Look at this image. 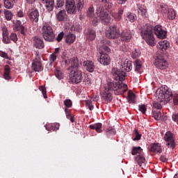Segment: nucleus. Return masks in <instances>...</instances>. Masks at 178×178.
<instances>
[{"instance_id":"obj_1","label":"nucleus","mask_w":178,"mask_h":178,"mask_svg":"<svg viewBox=\"0 0 178 178\" xmlns=\"http://www.w3.org/2000/svg\"><path fill=\"white\" fill-rule=\"evenodd\" d=\"M111 73L115 80L110 79L107 81V85L105 86V91L103 95L105 101L111 102L112 101V93L116 91L118 95L126 92L129 88L127 84L123 83L126 77V72L123 70L113 67L111 70Z\"/></svg>"},{"instance_id":"obj_2","label":"nucleus","mask_w":178,"mask_h":178,"mask_svg":"<svg viewBox=\"0 0 178 178\" xmlns=\"http://www.w3.org/2000/svg\"><path fill=\"white\" fill-rule=\"evenodd\" d=\"M65 65H70L68 67L70 75V83L72 84H80L83 80V72L80 68V63L77 57H72L69 60H65Z\"/></svg>"},{"instance_id":"obj_3","label":"nucleus","mask_w":178,"mask_h":178,"mask_svg":"<svg viewBox=\"0 0 178 178\" xmlns=\"http://www.w3.org/2000/svg\"><path fill=\"white\" fill-rule=\"evenodd\" d=\"M156 95L160 102H170L173 99L174 105H178V95H173L168 86L157 89Z\"/></svg>"},{"instance_id":"obj_4","label":"nucleus","mask_w":178,"mask_h":178,"mask_svg":"<svg viewBox=\"0 0 178 178\" xmlns=\"http://www.w3.org/2000/svg\"><path fill=\"white\" fill-rule=\"evenodd\" d=\"M152 30H154L152 25L145 24L141 27L140 33L143 40H144L148 45L150 47H155L156 40H155V36H154V31Z\"/></svg>"},{"instance_id":"obj_5","label":"nucleus","mask_w":178,"mask_h":178,"mask_svg":"<svg viewBox=\"0 0 178 178\" xmlns=\"http://www.w3.org/2000/svg\"><path fill=\"white\" fill-rule=\"evenodd\" d=\"M41 34L45 41L52 42L54 40H55V33H54V29H52V26L47 22L43 24Z\"/></svg>"},{"instance_id":"obj_6","label":"nucleus","mask_w":178,"mask_h":178,"mask_svg":"<svg viewBox=\"0 0 178 178\" xmlns=\"http://www.w3.org/2000/svg\"><path fill=\"white\" fill-rule=\"evenodd\" d=\"M96 13L102 24H105L106 26L111 23L112 18L106 10H104L102 8H99L96 10Z\"/></svg>"},{"instance_id":"obj_7","label":"nucleus","mask_w":178,"mask_h":178,"mask_svg":"<svg viewBox=\"0 0 178 178\" xmlns=\"http://www.w3.org/2000/svg\"><path fill=\"white\" fill-rule=\"evenodd\" d=\"M106 37L109 40H116L120 37V30L115 25L110 26L106 30Z\"/></svg>"},{"instance_id":"obj_8","label":"nucleus","mask_w":178,"mask_h":178,"mask_svg":"<svg viewBox=\"0 0 178 178\" xmlns=\"http://www.w3.org/2000/svg\"><path fill=\"white\" fill-rule=\"evenodd\" d=\"M164 141H165V145L168 148H172L175 149L176 147V142L175 141V134L170 131H168L163 137Z\"/></svg>"},{"instance_id":"obj_9","label":"nucleus","mask_w":178,"mask_h":178,"mask_svg":"<svg viewBox=\"0 0 178 178\" xmlns=\"http://www.w3.org/2000/svg\"><path fill=\"white\" fill-rule=\"evenodd\" d=\"M65 9L68 15H76L77 8L74 0H65Z\"/></svg>"},{"instance_id":"obj_10","label":"nucleus","mask_w":178,"mask_h":178,"mask_svg":"<svg viewBox=\"0 0 178 178\" xmlns=\"http://www.w3.org/2000/svg\"><path fill=\"white\" fill-rule=\"evenodd\" d=\"M153 30L157 38H160V40H163L164 38H166V35L168 34V32L163 29L162 26L156 25L154 27Z\"/></svg>"},{"instance_id":"obj_11","label":"nucleus","mask_w":178,"mask_h":178,"mask_svg":"<svg viewBox=\"0 0 178 178\" xmlns=\"http://www.w3.org/2000/svg\"><path fill=\"white\" fill-rule=\"evenodd\" d=\"M154 65L156 69H159L160 70H165V69L168 68V61L159 57H157L154 60Z\"/></svg>"},{"instance_id":"obj_12","label":"nucleus","mask_w":178,"mask_h":178,"mask_svg":"<svg viewBox=\"0 0 178 178\" xmlns=\"http://www.w3.org/2000/svg\"><path fill=\"white\" fill-rule=\"evenodd\" d=\"M87 17L92 19V23L93 26H97L98 24V21L99 20L98 17H94V6H90L87 12H86Z\"/></svg>"},{"instance_id":"obj_13","label":"nucleus","mask_w":178,"mask_h":178,"mask_svg":"<svg viewBox=\"0 0 178 178\" xmlns=\"http://www.w3.org/2000/svg\"><path fill=\"white\" fill-rule=\"evenodd\" d=\"M28 16L32 22H38V17H40V12L36 8H31L28 11Z\"/></svg>"},{"instance_id":"obj_14","label":"nucleus","mask_w":178,"mask_h":178,"mask_svg":"<svg viewBox=\"0 0 178 178\" xmlns=\"http://www.w3.org/2000/svg\"><path fill=\"white\" fill-rule=\"evenodd\" d=\"M131 37V32L128 29L123 30L120 34V40L123 42H130Z\"/></svg>"},{"instance_id":"obj_15","label":"nucleus","mask_w":178,"mask_h":178,"mask_svg":"<svg viewBox=\"0 0 178 178\" xmlns=\"http://www.w3.org/2000/svg\"><path fill=\"white\" fill-rule=\"evenodd\" d=\"M99 62L104 66H108V65L111 63V58L108 54H104V51H102L101 53Z\"/></svg>"},{"instance_id":"obj_16","label":"nucleus","mask_w":178,"mask_h":178,"mask_svg":"<svg viewBox=\"0 0 178 178\" xmlns=\"http://www.w3.org/2000/svg\"><path fill=\"white\" fill-rule=\"evenodd\" d=\"M32 69L34 72H41L44 69L42 67V64L40 61V58H35L32 63Z\"/></svg>"},{"instance_id":"obj_17","label":"nucleus","mask_w":178,"mask_h":178,"mask_svg":"<svg viewBox=\"0 0 178 178\" xmlns=\"http://www.w3.org/2000/svg\"><path fill=\"white\" fill-rule=\"evenodd\" d=\"M83 66L86 70H87V72H89L90 73H92V72L95 70V65L92 60H86L83 62Z\"/></svg>"},{"instance_id":"obj_18","label":"nucleus","mask_w":178,"mask_h":178,"mask_svg":"<svg viewBox=\"0 0 178 178\" xmlns=\"http://www.w3.org/2000/svg\"><path fill=\"white\" fill-rule=\"evenodd\" d=\"M33 45L38 49H42V48L45 47V45L44 44V41L37 36L33 38Z\"/></svg>"},{"instance_id":"obj_19","label":"nucleus","mask_w":178,"mask_h":178,"mask_svg":"<svg viewBox=\"0 0 178 178\" xmlns=\"http://www.w3.org/2000/svg\"><path fill=\"white\" fill-rule=\"evenodd\" d=\"M42 2L48 12H52V10H54V6L55 5L54 0H42Z\"/></svg>"},{"instance_id":"obj_20","label":"nucleus","mask_w":178,"mask_h":178,"mask_svg":"<svg viewBox=\"0 0 178 178\" xmlns=\"http://www.w3.org/2000/svg\"><path fill=\"white\" fill-rule=\"evenodd\" d=\"M86 37L88 41H93L95 40V37H97V34L95 33V31L92 29L89 28L86 32Z\"/></svg>"},{"instance_id":"obj_21","label":"nucleus","mask_w":178,"mask_h":178,"mask_svg":"<svg viewBox=\"0 0 178 178\" xmlns=\"http://www.w3.org/2000/svg\"><path fill=\"white\" fill-rule=\"evenodd\" d=\"M134 70L136 73L141 74L143 73V62L137 59L134 63Z\"/></svg>"},{"instance_id":"obj_22","label":"nucleus","mask_w":178,"mask_h":178,"mask_svg":"<svg viewBox=\"0 0 178 178\" xmlns=\"http://www.w3.org/2000/svg\"><path fill=\"white\" fill-rule=\"evenodd\" d=\"M14 30L20 31L21 34H24V26L22 25V22L20 20H17L14 24Z\"/></svg>"},{"instance_id":"obj_23","label":"nucleus","mask_w":178,"mask_h":178,"mask_svg":"<svg viewBox=\"0 0 178 178\" xmlns=\"http://www.w3.org/2000/svg\"><path fill=\"white\" fill-rule=\"evenodd\" d=\"M170 46V44L168 42V40H163L159 42V45H157V48H159V49H161V51H166V49H168Z\"/></svg>"},{"instance_id":"obj_24","label":"nucleus","mask_w":178,"mask_h":178,"mask_svg":"<svg viewBox=\"0 0 178 178\" xmlns=\"http://www.w3.org/2000/svg\"><path fill=\"white\" fill-rule=\"evenodd\" d=\"M101 44H103V45L100 46L101 49H103L105 51V52H111V49L108 48V45L111 44V42L109 40L104 39L100 41Z\"/></svg>"},{"instance_id":"obj_25","label":"nucleus","mask_w":178,"mask_h":178,"mask_svg":"<svg viewBox=\"0 0 178 178\" xmlns=\"http://www.w3.org/2000/svg\"><path fill=\"white\" fill-rule=\"evenodd\" d=\"M65 39L66 44H73L76 41V35L70 33L65 36Z\"/></svg>"},{"instance_id":"obj_26","label":"nucleus","mask_w":178,"mask_h":178,"mask_svg":"<svg viewBox=\"0 0 178 178\" xmlns=\"http://www.w3.org/2000/svg\"><path fill=\"white\" fill-rule=\"evenodd\" d=\"M138 6V13L142 16H147V6L143 4H137Z\"/></svg>"},{"instance_id":"obj_27","label":"nucleus","mask_w":178,"mask_h":178,"mask_svg":"<svg viewBox=\"0 0 178 178\" xmlns=\"http://www.w3.org/2000/svg\"><path fill=\"white\" fill-rule=\"evenodd\" d=\"M66 10H61L56 14V18L58 22H63L66 19Z\"/></svg>"},{"instance_id":"obj_28","label":"nucleus","mask_w":178,"mask_h":178,"mask_svg":"<svg viewBox=\"0 0 178 178\" xmlns=\"http://www.w3.org/2000/svg\"><path fill=\"white\" fill-rule=\"evenodd\" d=\"M89 128L91 130H95L97 133H102V124L96 123L89 126Z\"/></svg>"},{"instance_id":"obj_29","label":"nucleus","mask_w":178,"mask_h":178,"mask_svg":"<svg viewBox=\"0 0 178 178\" xmlns=\"http://www.w3.org/2000/svg\"><path fill=\"white\" fill-rule=\"evenodd\" d=\"M150 150L152 151V152H155L156 154H158V152H162V149H161L159 143L152 144L150 147Z\"/></svg>"},{"instance_id":"obj_30","label":"nucleus","mask_w":178,"mask_h":178,"mask_svg":"<svg viewBox=\"0 0 178 178\" xmlns=\"http://www.w3.org/2000/svg\"><path fill=\"white\" fill-rule=\"evenodd\" d=\"M134 159L140 166H141V163H144V162H145V157L143 153L136 156Z\"/></svg>"},{"instance_id":"obj_31","label":"nucleus","mask_w":178,"mask_h":178,"mask_svg":"<svg viewBox=\"0 0 178 178\" xmlns=\"http://www.w3.org/2000/svg\"><path fill=\"white\" fill-rule=\"evenodd\" d=\"M3 77L6 80H10V67L8 65L4 67Z\"/></svg>"},{"instance_id":"obj_32","label":"nucleus","mask_w":178,"mask_h":178,"mask_svg":"<svg viewBox=\"0 0 178 178\" xmlns=\"http://www.w3.org/2000/svg\"><path fill=\"white\" fill-rule=\"evenodd\" d=\"M122 70H125V72H131V69H133V65L131 64V61H127L122 65Z\"/></svg>"},{"instance_id":"obj_33","label":"nucleus","mask_w":178,"mask_h":178,"mask_svg":"<svg viewBox=\"0 0 178 178\" xmlns=\"http://www.w3.org/2000/svg\"><path fill=\"white\" fill-rule=\"evenodd\" d=\"M167 17L169 20H175L176 19V11L173 8L168 9Z\"/></svg>"},{"instance_id":"obj_34","label":"nucleus","mask_w":178,"mask_h":178,"mask_svg":"<svg viewBox=\"0 0 178 178\" xmlns=\"http://www.w3.org/2000/svg\"><path fill=\"white\" fill-rule=\"evenodd\" d=\"M127 20L131 22V23H134L137 20V15L134 13H127L126 16Z\"/></svg>"},{"instance_id":"obj_35","label":"nucleus","mask_w":178,"mask_h":178,"mask_svg":"<svg viewBox=\"0 0 178 178\" xmlns=\"http://www.w3.org/2000/svg\"><path fill=\"white\" fill-rule=\"evenodd\" d=\"M127 99L129 104H134L136 102V95L133 92H129Z\"/></svg>"},{"instance_id":"obj_36","label":"nucleus","mask_w":178,"mask_h":178,"mask_svg":"<svg viewBox=\"0 0 178 178\" xmlns=\"http://www.w3.org/2000/svg\"><path fill=\"white\" fill-rule=\"evenodd\" d=\"M15 3H16V2H13L10 0H4V8H6V9H12Z\"/></svg>"},{"instance_id":"obj_37","label":"nucleus","mask_w":178,"mask_h":178,"mask_svg":"<svg viewBox=\"0 0 178 178\" xmlns=\"http://www.w3.org/2000/svg\"><path fill=\"white\" fill-rule=\"evenodd\" d=\"M140 155V154H143V149H141V147H134L131 150V154L132 155Z\"/></svg>"},{"instance_id":"obj_38","label":"nucleus","mask_w":178,"mask_h":178,"mask_svg":"<svg viewBox=\"0 0 178 178\" xmlns=\"http://www.w3.org/2000/svg\"><path fill=\"white\" fill-rule=\"evenodd\" d=\"M76 9L81 12L84 8V0H76Z\"/></svg>"},{"instance_id":"obj_39","label":"nucleus","mask_w":178,"mask_h":178,"mask_svg":"<svg viewBox=\"0 0 178 178\" xmlns=\"http://www.w3.org/2000/svg\"><path fill=\"white\" fill-rule=\"evenodd\" d=\"M59 126L60 124L58 123H56L50 125L49 126L50 129H48L47 126H45V128H46V130H48V131H49V130H53V131H55L56 130H59Z\"/></svg>"},{"instance_id":"obj_40","label":"nucleus","mask_w":178,"mask_h":178,"mask_svg":"<svg viewBox=\"0 0 178 178\" xmlns=\"http://www.w3.org/2000/svg\"><path fill=\"white\" fill-rule=\"evenodd\" d=\"M106 133L107 136H115L116 134V130L112 127H110L106 130Z\"/></svg>"},{"instance_id":"obj_41","label":"nucleus","mask_w":178,"mask_h":178,"mask_svg":"<svg viewBox=\"0 0 178 178\" xmlns=\"http://www.w3.org/2000/svg\"><path fill=\"white\" fill-rule=\"evenodd\" d=\"M153 118L155 119V120H161V115H162V113L161 111H152Z\"/></svg>"},{"instance_id":"obj_42","label":"nucleus","mask_w":178,"mask_h":178,"mask_svg":"<svg viewBox=\"0 0 178 178\" xmlns=\"http://www.w3.org/2000/svg\"><path fill=\"white\" fill-rule=\"evenodd\" d=\"M134 135L135 136L134 141H138V140H141V134L138 133V130H137V129L134 130Z\"/></svg>"},{"instance_id":"obj_43","label":"nucleus","mask_w":178,"mask_h":178,"mask_svg":"<svg viewBox=\"0 0 178 178\" xmlns=\"http://www.w3.org/2000/svg\"><path fill=\"white\" fill-rule=\"evenodd\" d=\"M140 55H141V53H140V50L136 49L132 51L131 58H133V59H136L137 58H139Z\"/></svg>"},{"instance_id":"obj_44","label":"nucleus","mask_w":178,"mask_h":178,"mask_svg":"<svg viewBox=\"0 0 178 178\" xmlns=\"http://www.w3.org/2000/svg\"><path fill=\"white\" fill-rule=\"evenodd\" d=\"M4 15H5V17L6 19V20H12V12L9 10H6L4 11Z\"/></svg>"},{"instance_id":"obj_45","label":"nucleus","mask_w":178,"mask_h":178,"mask_svg":"<svg viewBox=\"0 0 178 178\" xmlns=\"http://www.w3.org/2000/svg\"><path fill=\"white\" fill-rule=\"evenodd\" d=\"M64 105L67 109V108H72L73 103L72 102V100H70V99H67L64 101Z\"/></svg>"},{"instance_id":"obj_46","label":"nucleus","mask_w":178,"mask_h":178,"mask_svg":"<svg viewBox=\"0 0 178 178\" xmlns=\"http://www.w3.org/2000/svg\"><path fill=\"white\" fill-rule=\"evenodd\" d=\"M55 76L58 80H62V79H63V74L62 73V71L59 70H56Z\"/></svg>"},{"instance_id":"obj_47","label":"nucleus","mask_w":178,"mask_h":178,"mask_svg":"<svg viewBox=\"0 0 178 178\" xmlns=\"http://www.w3.org/2000/svg\"><path fill=\"white\" fill-rule=\"evenodd\" d=\"M2 41L3 44H11L12 40H10V37L9 35L3 36Z\"/></svg>"},{"instance_id":"obj_48","label":"nucleus","mask_w":178,"mask_h":178,"mask_svg":"<svg viewBox=\"0 0 178 178\" xmlns=\"http://www.w3.org/2000/svg\"><path fill=\"white\" fill-rule=\"evenodd\" d=\"M86 105L90 111H92V109H94V105H92V102L91 100H86Z\"/></svg>"},{"instance_id":"obj_49","label":"nucleus","mask_w":178,"mask_h":178,"mask_svg":"<svg viewBox=\"0 0 178 178\" xmlns=\"http://www.w3.org/2000/svg\"><path fill=\"white\" fill-rule=\"evenodd\" d=\"M10 41H13V42H17V40H18V38H17V35L16 34V33H11L10 35Z\"/></svg>"},{"instance_id":"obj_50","label":"nucleus","mask_w":178,"mask_h":178,"mask_svg":"<svg viewBox=\"0 0 178 178\" xmlns=\"http://www.w3.org/2000/svg\"><path fill=\"white\" fill-rule=\"evenodd\" d=\"M1 31H2V37L9 35V31L8 30V28H6V26H3L1 28Z\"/></svg>"},{"instance_id":"obj_51","label":"nucleus","mask_w":178,"mask_h":178,"mask_svg":"<svg viewBox=\"0 0 178 178\" xmlns=\"http://www.w3.org/2000/svg\"><path fill=\"white\" fill-rule=\"evenodd\" d=\"M39 90H40V91H41L44 98L46 99L47 98V89H45V88L44 86H40Z\"/></svg>"},{"instance_id":"obj_52","label":"nucleus","mask_w":178,"mask_h":178,"mask_svg":"<svg viewBox=\"0 0 178 178\" xmlns=\"http://www.w3.org/2000/svg\"><path fill=\"white\" fill-rule=\"evenodd\" d=\"M56 58H57V56L55 54H52L50 55L49 56L50 65H52V63L55 62V60H56Z\"/></svg>"},{"instance_id":"obj_53","label":"nucleus","mask_w":178,"mask_h":178,"mask_svg":"<svg viewBox=\"0 0 178 178\" xmlns=\"http://www.w3.org/2000/svg\"><path fill=\"white\" fill-rule=\"evenodd\" d=\"M138 109L142 113H145V112H147V107H145V105L144 104L139 105Z\"/></svg>"},{"instance_id":"obj_54","label":"nucleus","mask_w":178,"mask_h":178,"mask_svg":"<svg viewBox=\"0 0 178 178\" xmlns=\"http://www.w3.org/2000/svg\"><path fill=\"white\" fill-rule=\"evenodd\" d=\"M63 5H65V1L57 0V3L56 5V9H58V8H62V6H63Z\"/></svg>"},{"instance_id":"obj_55","label":"nucleus","mask_w":178,"mask_h":178,"mask_svg":"<svg viewBox=\"0 0 178 178\" xmlns=\"http://www.w3.org/2000/svg\"><path fill=\"white\" fill-rule=\"evenodd\" d=\"M83 83L85 86H90L91 84V81L90 80L88 76H85L83 79Z\"/></svg>"},{"instance_id":"obj_56","label":"nucleus","mask_w":178,"mask_h":178,"mask_svg":"<svg viewBox=\"0 0 178 178\" xmlns=\"http://www.w3.org/2000/svg\"><path fill=\"white\" fill-rule=\"evenodd\" d=\"M65 35V33L63 32H60L58 33V36L56 37V40L58 41V42H60Z\"/></svg>"},{"instance_id":"obj_57","label":"nucleus","mask_w":178,"mask_h":178,"mask_svg":"<svg viewBox=\"0 0 178 178\" xmlns=\"http://www.w3.org/2000/svg\"><path fill=\"white\" fill-rule=\"evenodd\" d=\"M111 0H107L106 2L104 1V0H102V3H106V9H111L113 6L112 3H111V1H109Z\"/></svg>"},{"instance_id":"obj_58","label":"nucleus","mask_w":178,"mask_h":178,"mask_svg":"<svg viewBox=\"0 0 178 178\" xmlns=\"http://www.w3.org/2000/svg\"><path fill=\"white\" fill-rule=\"evenodd\" d=\"M153 106L154 108H156V109H162V104H161L159 102H154Z\"/></svg>"},{"instance_id":"obj_59","label":"nucleus","mask_w":178,"mask_h":178,"mask_svg":"<svg viewBox=\"0 0 178 178\" xmlns=\"http://www.w3.org/2000/svg\"><path fill=\"white\" fill-rule=\"evenodd\" d=\"M173 122H178V113H174L172 115Z\"/></svg>"},{"instance_id":"obj_60","label":"nucleus","mask_w":178,"mask_h":178,"mask_svg":"<svg viewBox=\"0 0 178 178\" xmlns=\"http://www.w3.org/2000/svg\"><path fill=\"white\" fill-rule=\"evenodd\" d=\"M0 56L1 58H4L5 59H9V57L8 56V54L1 51H0Z\"/></svg>"},{"instance_id":"obj_61","label":"nucleus","mask_w":178,"mask_h":178,"mask_svg":"<svg viewBox=\"0 0 178 178\" xmlns=\"http://www.w3.org/2000/svg\"><path fill=\"white\" fill-rule=\"evenodd\" d=\"M64 111L65 112L67 119H69V118L72 116V114L70 113V110H69L68 108H65Z\"/></svg>"},{"instance_id":"obj_62","label":"nucleus","mask_w":178,"mask_h":178,"mask_svg":"<svg viewBox=\"0 0 178 178\" xmlns=\"http://www.w3.org/2000/svg\"><path fill=\"white\" fill-rule=\"evenodd\" d=\"M17 17H24V13H23L22 10H19V11H17Z\"/></svg>"},{"instance_id":"obj_63","label":"nucleus","mask_w":178,"mask_h":178,"mask_svg":"<svg viewBox=\"0 0 178 178\" xmlns=\"http://www.w3.org/2000/svg\"><path fill=\"white\" fill-rule=\"evenodd\" d=\"M160 161L161 162H163V163L168 162V159L166 158V156L162 155L160 156Z\"/></svg>"},{"instance_id":"obj_64","label":"nucleus","mask_w":178,"mask_h":178,"mask_svg":"<svg viewBox=\"0 0 178 178\" xmlns=\"http://www.w3.org/2000/svg\"><path fill=\"white\" fill-rule=\"evenodd\" d=\"M123 10H124V8H123L122 7H121V8L118 10V15L122 17V15H123Z\"/></svg>"}]
</instances>
